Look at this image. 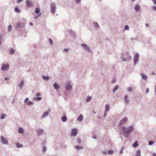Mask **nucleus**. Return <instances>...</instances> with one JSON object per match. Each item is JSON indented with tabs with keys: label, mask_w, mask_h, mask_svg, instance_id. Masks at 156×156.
Wrapping results in <instances>:
<instances>
[{
	"label": "nucleus",
	"mask_w": 156,
	"mask_h": 156,
	"mask_svg": "<svg viewBox=\"0 0 156 156\" xmlns=\"http://www.w3.org/2000/svg\"><path fill=\"white\" fill-rule=\"evenodd\" d=\"M121 129L123 131L122 134L126 138H127L132 132L134 130V127L133 125H130L127 128L123 126L121 127Z\"/></svg>",
	"instance_id": "f257e3e1"
},
{
	"label": "nucleus",
	"mask_w": 156,
	"mask_h": 156,
	"mask_svg": "<svg viewBox=\"0 0 156 156\" xmlns=\"http://www.w3.org/2000/svg\"><path fill=\"white\" fill-rule=\"evenodd\" d=\"M131 58L130 55L127 52H126L123 53L121 56V58L122 61H126L129 60Z\"/></svg>",
	"instance_id": "f03ea898"
},
{
	"label": "nucleus",
	"mask_w": 156,
	"mask_h": 156,
	"mask_svg": "<svg viewBox=\"0 0 156 156\" xmlns=\"http://www.w3.org/2000/svg\"><path fill=\"white\" fill-rule=\"evenodd\" d=\"M81 46L83 49L88 52H90L91 51V49L90 47L87 44L83 43L81 44Z\"/></svg>",
	"instance_id": "7ed1b4c3"
},
{
	"label": "nucleus",
	"mask_w": 156,
	"mask_h": 156,
	"mask_svg": "<svg viewBox=\"0 0 156 156\" xmlns=\"http://www.w3.org/2000/svg\"><path fill=\"white\" fill-rule=\"evenodd\" d=\"M134 63L136 65L137 63L139 61V55L138 53H136L134 55L133 58Z\"/></svg>",
	"instance_id": "20e7f679"
},
{
	"label": "nucleus",
	"mask_w": 156,
	"mask_h": 156,
	"mask_svg": "<svg viewBox=\"0 0 156 156\" xmlns=\"http://www.w3.org/2000/svg\"><path fill=\"white\" fill-rule=\"evenodd\" d=\"M50 8L51 12L52 14H54L55 12L56 9V5L55 3H52L51 4Z\"/></svg>",
	"instance_id": "39448f33"
},
{
	"label": "nucleus",
	"mask_w": 156,
	"mask_h": 156,
	"mask_svg": "<svg viewBox=\"0 0 156 156\" xmlns=\"http://www.w3.org/2000/svg\"><path fill=\"white\" fill-rule=\"evenodd\" d=\"M9 65L8 64L3 63L1 67V69L3 71L8 70L9 68Z\"/></svg>",
	"instance_id": "423d86ee"
},
{
	"label": "nucleus",
	"mask_w": 156,
	"mask_h": 156,
	"mask_svg": "<svg viewBox=\"0 0 156 156\" xmlns=\"http://www.w3.org/2000/svg\"><path fill=\"white\" fill-rule=\"evenodd\" d=\"M128 120V119L126 117L123 118L122 120H120L119 123V125L120 126H122V125L126 123Z\"/></svg>",
	"instance_id": "0eeeda50"
},
{
	"label": "nucleus",
	"mask_w": 156,
	"mask_h": 156,
	"mask_svg": "<svg viewBox=\"0 0 156 156\" xmlns=\"http://www.w3.org/2000/svg\"><path fill=\"white\" fill-rule=\"evenodd\" d=\"M1 143L3 144L7 145L8 144V141L7 139L4 137L3 136H1Z\"/></svg>",
	"instance_id": "6e6552de"
},
{
	"label": "nucleus",
	"mask_w": 156,
	"mask_h": 156,
	"mask_svg": "<svg viewBox=\"0 0 156 156\" xmlns=\"http://www.w3.org/2000/svg\"><path fill=\"white\" fill-rule=\"evenodd\" d=\"M24 84V80H21L19 84L18 85V86L19 87L20 89L21 90L22 88L23 87V86Z\"/></svg>",
	"instance_id": "1a4fd4ad"
},
{
	"label": "nucleus",
	"mask_w": 156,
	"mask_h": 156,
	"mask_svg": "<svg viewBox=\"0 0 156 156\" xmlns=\"http://www.w3.org/2000/svg\"><path fill=\"white\" fill-rule=\"evenodd\" d=\"M71 132V135L74 136H76L77 133V130L75 128L72 129Z\"/></svg>",
	"instance_id": "9d476101"
},
{
	"label": "nucleus",
	"mask_w": 156,
	"mask_h": 156,
	"mask_svg": "<svg viewBox=\"0 0 156 156\" xmlns=\"http://www.w3.org/2000/svg\"><path fill=\"white\" fill-rule=\"evenodd\" d=\"M24 26V23H19L16 26V28H23Z\"/></svg>",
	"instance_id": "9b49d317"
},
{
	"label": "nucleus",
	"mask_w": 156,
	"mask_h": 156,
	"mask_svg": "<svg viewBox=\"0 0 156 156\" xmlns=\"http://www.w3.org/2000/svg\"><path fill=\"white\" fill-rule=\"evenodd\" d=\"M26 5L28 7H32L33 5V2L31 1L27 0L26 1Z\"/></svg>",
	"instance_id": "f8f14e48"
},
{
	"label": "nucleus",
	"mask_w": 156,
	"mask_h": 156,
	"mask_svg": "<svg viewBox=\"0 0 156 156\" xmlns=\"http://www.w3.org/2000/svg\"><path fill=\"white\" fill-rule=\"evenodd\" d=\"M141 76L142 79L144 81H146L147 80V75H145L144 73H141Z\"/></svg>",
	"instance_id": "ddd939ff"
},
{
	"label": "nucleus",
	"mask_w": 156,
	"mask_h": 156,
	"mask_svg": "<svg viewBox=\"0 0 156 156\" xmlns=\"http://www.w3.org/2000/svg\"><path fill=\"white\" fill-rule=\"evenodd\" d=\"M66 89L67 90H69L72 88L71 85L70 84H66L65 86Z\"/></svg>",
	"instance_id": "4468645a"
},
{
	"label": "nucleus",
	"mask_w": 156,
	"mask_h": 156,
	"mask_svg": "<svg viewBox=\"0 0 156 156\" xmlns=\"http://www.w3.org/2000/svg\"><path fill=\"white\" fill-rule=\"evenodd\" d=\"M134 9L136 11H139L140 10V7L138 5H136L134 6Z\"/></svg>",
	"instance_id": "2eb2a0df"
},
{
	"label": "nucleus",
	"mask_w": 156,
	"mask_h": 156,
	"mask_svg": "<svg viewBox=\"0 0 156 156\" xmlns=\"http://www.w3.org/2000/svg\"><path fill=\"white\" fill-rule=\"evenodd\" d=\"M44 133V130L42 129H39L37 130V133L38 136L41 135Z\"/></svg>",
	"instance_id": "dca6fc26"
},
{
	"label": "nucleus",
	"mask_w": 156,
	"mask_h": 156,
	"mask_svg": "<svg viewBox=\"0 0 156 156\" xmlns=\"http://www.w3.org/2000/svg\"><path fill=\"white\" fill-rule=\"evenodd\" d=\"M49 112L48 111L44 112L42 115L41 118L42 119L46 118L48 115Z\"/></svg>",
	"instance_id": "f3484780"
},
{
	"label": "nucleus",
	"mask_w": 156,
	"mask_h": 156,
	"mask_svg": "<svg viewBox=\"0 0 156 156\" xmlns=\"http://www.w3.org/2000/svg\"><path fill=\"white\" fill-rule=\"evenodd\" d=\"M124 100L125 101V104H128L129 102V100L128 99V96L126 95H125L124 97Z\"/></svg>",
	"instance_id": "a211bd4d"
},
{
	"label": "nucleus",
	"mask_w": 156,
	"mask_h": 156,
	"mask_svg": "<svg viewBox=\"0 0 156 156\" xmlns=\"http://www.w3.org/2000/svg\"><path fill=\"white\" fill-rule=\"evenodd\" d=\"M110 109L109 106L108 104H107L105 106V111L106 112H108Z\"/></svg>",
	"instance_id": "6ab92c4d"
},
{
	"label": "nucleus",
	"mask_w": 156,
	"mask_h": 156,
	"mask_svg": "<svg viewBox=\"0 0 156 156\" xmlns=\"http://www.w3.org/2000/svg\"><path fill=\"white\" fill-rule=\"evenodd\" d=\"M18 132L20 133L23 134L24 133V131L23 129L22 128L20 127L18 129Z\"/></svg>",
	"instance_id": "aec40b11"
},
{
	"label": "nucleus",
	"mask_w": 156,
	"mask_h": 156,
	"mask_svg": "<svg viewBox=\"0 0 156 156\" xmlns=\"http://www.w3.org/2000/svg\"><path fill=\"white\" fill-rule=\"evenodd\" d=\"M83 116L82 115H80L77 118V120L80 122H82L83 120Z\"/></svg>",
	"instance_id": "412c9836"
},
{
	"label": "nucleus",
	"mask_w": 156,
	"mask_h": 156,
	"mask_svg": "<svg viewBox=\"0 0 156 156\" xmlns=\"http://www.w3.org/2000/svg\"><path fill=\"white\" fill-rule=\"evenodd\" d=\"M53 86L55 89H57L59 88V86L58 84L55 83L53 84Z\"/></svg>",
	"instance_id": "4be33fe9"
},
{
	"label": "nucleus",
	"mask_w": 156,
	"mask_h": 156,
	"mask_svg": "<svg viewBox=\"0 0 156 156\" xmlns=\"http://www.w3.org/2000/svg\"><path fill=\"white\" fill-rule=\"evenodd\" d=\"M7 116V115L4 114H2L1 116V119H4Z\"/></svg>",
	"instance_id": "5701e85b"
},
{
	"label": "nucleus",
	"mask_w": 156,
	"mask_h": 156,
	"mask_svg": "<svg viewBox=\"0 0 156 156\" xmlns=\"http://www.w3.org/2000/svg\"><path fill=\"white\" fill-rule=\"evenodd\" d=\"M62 120L63 122H65L67 120V118L66 116H63L62 117Z\"/></svg>",
	"instance_id": "b1692460"
},
{
	"label": "nucleus",
	"mask_w": 156,
	"mask_h": 156,
	"mask_svg": "<svg viewBox=\"0 0 156 156\" xmlns=\"http://www.w3.org/2000/svg\"><path fill=\"white\" fill-rule=\"evenodd\" d=\"M138 146V143L137 141H135L133 145L134 147H136Z\"/></svg>",
	"instance_id": "393cba45"
},
{
	"label": "nucleus",
	"mask_w": 156,
	"mask_h": 156,
	"mask_svg": "<svg viewBox=\"0 0 156 156\" xmlns=\"http://www.w3.org/2000/svg\"><path fill=\"white\" fill-rule=\"evenodd\" d=\"M40 12V9L39 8H36L35 10V12L36 14H38Z\"/></svg>",
	"instance_id": "a878e982"
},
{
	"label": "nucleus",
	"mask_w": 156,
	"mask_h": 156,
	"mask_svg": "<svg viewBox=\"0 0 156 156\" xmlns=\"http://www.w3.org/2000/svg\"><path fill=\"white\" fill-rule=\"evenodd\" d=\"M136 156H141L140 151L139 150L136 151Z\"/></svg>",
	"instance_id": "bb28decb"
},
{
	"label": "nucleus",
	"mask_w": 156,
	"mask_h": 156,
	"mask_svg": "<svg viewBox=\"0 0 156 156\" xmlns=\"http://www.w3.org/2000/svg\"><path fill=\"white\" fill-rule=\"evenodd\" d=\"M118 85H116L113 90V92L115 93L118 90Z\"/></svg>",
	"instance_id": "cd10ccee"
},
{
	"label": "nucleus",
	"mask_w": 156,
	"mask_h": 156,
	"mask_svg": "<svg viewBox=\"0 0 156 156\" xmlns=\"http://www.w3.org/2000/svg\"><path fill=\"white\" fill-rule=\"evenodd\" d=\"M42 78L44 80H48L49 79V77L47 76H43Z\"/></svg>",
	"instance_id": "c85d7f7f"
},
{
	"label": "nucleus",
	"mask_w": 156,
	"mask_h": 156,
	"mask_svg": "<svg viewBox=\"0 0 156 156\" xmlns=\"http://www.w3.org/2000/svg\"><path fill=\"white\" fill-rule=\"evenodd\" d=\"M75 148L77 150L82 149H83V147H82L79 146H76Z\"/></svg>",
	"instance_id": "c756f323"
},
{
	"label": "nucleus",
	"mask_w": 156,
	"mask_h": 156,
	"mask_svg": "<svg viewBox=\"0 0 156 156\" xmlns=\"http://www.w3.org/2000/svg\"><path fill=\"white\" fill-rule=\"evenodd\" d=\"M15 12L18 13L20 12V11L17 7H16L15 8Z\"/></svg>",
	"instance_id": "7c9ffc66"
},
{
	"label": "nucleus",
	"mask_w": 156,
	"mask_h": 156,
	"mask_svg": "<svg viewBox=\"0 0 156 156\" xmlns=\"http://www.w3.org/2000/svg\"><path fill=\"white\" fill-rule=\"evenodd\" d=\"M94 27L96 28H98L99 27L97 23H94Z\"/></svg>",
	"instance_id": "2f4dec72"
},
{
	"label": "nucleus",
	"mask_w": 156,
	"mask_h": 156,
	"mask_svg": "<svg viewBox=\"0 0 156 156\" xmlns=\"http://www.w3.org/2000/svg\"><path fill=\"white\" fill-rule=\"evenodd\" d=\"M34 99L37 101H39L41 100V97H35L34 98Z\"/></svg>",
	"instance_id": "473e14b6"
},
{
	"label": "nucleus",
	"mask_w": 156,
	"mask_h": 156,
	"mask_svg": "<svg viewBox=\"0 0 156 156\" xmlns=\"http://www.w3.org/2000/svg\"><path fill=\"white\" fill-rule=\"evenodd\" d=\"M16 147L18 148H21L22 147H23L22 145L21 144H19L18 143L16 144Z\"/></svg>",
	"instance_id": "72a5a7b5"
},
{
	"label": "nucleus",
	"mask_w": 156,
	"mask_h": 156,
	"mask_svg": "<svg viewBox=\"0 0 156 156\" xmlns=\"http://www.w3.org/2000/svg\"><path fill=\"white\" fill-rule=\"evenodd\" d=\"M113 151L112 150H110L109 151H108V154L109 155H112L113 154Z\"/></svg>",
	"instance_id": "f704fd0d"
},
{
	"label": "nucleus",
	"mask_w": 156,
	"mask_h": 156,
	"mask_svg": "<svg viewBox=\"0 0 156 156\" xmlns=\"http://www.w3.org/2000/svg\"><path fill=\"white\" fill-rule=\"evenodd\" d=\"M12 27L11 25H9L8 27V30L9 31H10L12 30Z\"/></svg>",
	"instance_id": "c9c22d12"
},
{
	"label": "nucleus",
	"mask_w": 156,
	"mask_h": 156,
	"mask_svg": "<svg viewBox=\"0 0 156 156\" xmlns=\"http://www.w3.org/2000/svg\"><path fill=\"white\" fill-rule=\"evenodd\" d=\"M154 143V142L152 141H150L148 142V145H152Z\"/></svg>",
	"instance_id": "e433bc0d"
},
{
	"label": "nucleus",
	"mask_w": 156,
	"mask_h": 156,
	"mask_svg": "<svg viewBox=\"0 0 156 156\" xmlns=\"http://www.w3.org/2000/svg\"><path fill=\"white\" fill-rule=\"evenodd\" d=\"M129 29V26L128 25H126L125 26V27L124 28V30H128Z\"/></svg>",
	"instance_id": "4c0bfd02"
},
{
	"label": "nucleus",
	"mask_w": 156,
	"mask_h": 156,
	"mask_svg": "<svg viewBox=\"0 0 156 156\" xmlns=\"http://www.w3.org/2000/svg\"><path fill=\"white\" fill-rule=\"evenodd\" d=\"M14 51H15V50L14 49H11L9 51V53L10 54H12L13 53H14Z\"/></svg>",
	"instance_id": "58836bf2"
},
{
	"label": "nucleus",
	"mask_w": 156,
	"mask_h": 156,
	"mask_svg": "<svg viewBox=\"0 0 156 156\" xmlns=\"http://www.w3.org/2000/svg\"><path fill=\"white\" fill-rule=\"evenodd\" d=\"M124 148L123 147H122V148H121V150H120V151L119 152V153L121 154H122L123 153V150H124Z\"/></svg>",
	"instance_id": "ea45409f"
},
{
	"label": "nucleus",
	"mask_w": 156,
	"mask_h": 156,
	"mask_svg": "<svg viewBox=\"0 0 156 156\" xmlns=\"http://www.w3.org/2000/svg\"><path fill=\"white\" fill-rule=\"evenodd\" d=\"M132 90L133 89L131 87H129L128 89V91L129 92H132Z\"/></svg>",
	"instance_id": "a19ab883"
},
{
	"label": "nucleus",
	"mask_w": 156,
	"mask_h": 156,
	"mask_svg": "<svg viewBox=\"0 0 156 156\" xmlns=\"http://www.w3.org/2000/svg\"><path fill=\"white\" fill-rule=\"evenodd\" d=\"M116 79L115 78H113L112 81V83H116Z\"/></svg>",
	"instance_id": "79ce46f5"
},
{
	"label": "nucleus",
	"mask_w": 156,
	"mask_h": 156,
	"mask_svg": "<svg viewBox=\"0 0 156 156\" xmlns=\"http://www.w3.org/2000/svg\"><path fill=\"white\" fill-rule=\"evenodd\" d=\"M33 103V102L32 101H28L27 103V105H30Z\"/></svg>",
	"instance_id": "37998d69"
},
{
	"label": "nucleus",
	"mask_w": 156,
	"mask_h": 156,
	"mask_svg": "<svg viewBox=\"0 0 156 156\" xmlns=\"http://www.w3.org/2000/svg\"><path fill=\"white\" fill-rule=\"evenodd\" d=\"M136 39H137V38H136V37H132L131 38V40L132 41H133L135 40Z\"/></svg>",
	"instance_id": "c03bdc74"
},
{
	"label": "nucleus",
	"mask_w": 156,
	"mask_h": 156,
	"mask_svg": "<svg viewBox=\"0 0 156 156\" xmlns=\"http://www.w3.org/2000/svg\"><path fill=\"white\" fill-rule=\"evenodd\" d=\"M49 42H50V45H52L53 44L52 40L51 38H49Z\"/></svg>",
	"instance_id": "a18cd8bd"
},
{
	"label": "nucleus",
	"mask_w": 156,
	"mask_h": 156,
	"mask_svg": "<svg viewBox=\"0 0 156 156\" xmlns=\"http://www.w3.org/2000/svg\"><path fill=\"white\" fill-rule=\"evenodd\" d=\"M91 98L90 97H88L86 99V101L87 102H88L90 101V100Z\"/></svg>",
	"instance_id": "49530a36"
},
{
	"label": "nucleus",
	"mask_w": 156,
	"mask_h": 156,
	"mask_svg": "<svg viewBox=\"0 0 156 156\" xmlns=\"http://www.w3.org/2000/svg\"><path fill=\"white\" fill-rule=\"evenodd\" d=\"M152 8L154 11H155L156 10V6H153L152 7Z\"/></svg>",
	"instance_id": "de8ad7c7"
},
{
	"label": "nucleus",
	"mask_w": 156,
	"mask_h": 156,
	"mask_svg": "<svg viewBox=\"0 0 156 156\" xmlns=\"http://www.w3.org/2000/svg\"><path fill=\"white\" fill-rule=\"evenodd\" d=\"M149 89L148 88H147L146 89V94L148 93L149 92Z\"/></svg>",
	"instance_id": "09e8293b"
},
{
	"label": "nucleus",
	"mask_w": 156,
	"mask_h": 156,
	"mask_svg": "<svg viewBox=\"0 0 156 156\" xmlns=\"http://www.w3.org/2000/svg\"><path fill=\"white\" fill-rule=\"evenodd\" d=\"M28 100H29L28 98H26L24 101V102L26 103L27 101H28Z\"/></svg>",
	"instance_id": "8fccbe9b"
},
{
	"label": "nucleus",
	"mask_w": 156,
	"mask_h": 156,
	"mask_svg": "<svg viewBox=\"0 0 156 156\" xmlns=\"http://www.w3.org/2000/svg\"><path fill=\"white\" fill-rule=\"evenodd\" d=\"M152 1L154 4L156 5V0H152Z\"/></svg>",
	"instance_id": "3c124183"
},
{
	"label": "nucleus",
	"mask_w": 156,
	"mask_h": 156,
	"mask_svg": "<svg viewBox=\"0 0 156 156\" xmlns=\"http://www.w3.org/2000/svg\"><path fill=\"white\" fill-rule=\"evenodd\" d=\"M46 148L45 147H44H44H43V151H44V152H45V151H46Z\"/></svg>",
	"instance_id": "603ef678"
},
{
	"label": "nucleus",
	"mask_w": 156,
	"mask_h": 156,
	"mask_svg": "<svg viewBox=\"0 0 156 156\" xmlns=\"http://www.w3.org/2000/svg\"><path fill=\"white\" fill-rule=\"evenodd\" d=\"M81 0H76V2L77 3H78L79 2H80Z\"/></svg>",
	"instance_id": "864d4df0"
},
{
	"label": "nucleus",
	"mask_w": 156,
	"mask_h": 156,
	"mask_svg": "<svg viewBox=\"0 0 156 156\" xmlns=\"http://www.w3.org/2000/svg\"><path fill=\"white\" fill-rule=\"evenodd\" d=\"M102 153L103 154H107L108 153V151H103L102 152Z\"/></svg>",
	"instance_id": "5fc2aeb1"
},
{
	"label": "nucleus",
	"mask_w": 156,
	"mask_h": 156,
	"mask_svg": "<svg viewBox=\"0 0 156 156\" xmlns=\"http://www.w3.org/2000/svg\"><path fill=\"white\" fill-rule=\"evenodd\" d=\"M23 1V0H18L17 1V3H20L21 2Z\"/></svg>",
	"instance_id": "6e6d98bb"
},
{
	"label": "nucleus",
	"mask_w": 156,
	"mask_h": 156,
	"mask_svg": "<svg viewBox=\"0 0 156 156\" xmlns=\"http://www.w3.org/2000/svg\"><path fill=\"white\" fill-rule=\"evenodd\" d=\"M40 95V94L39 93H37L36 94V96H39Z\"/></svg>",
	"instance_id": "4d7b16f0"
},
{
	"label": "nucleus",
	"mask_w": 156,
	"mask_h": 156,
	"mask_svg": "<svg viewBox=\"0 0 156 156\" xmlns=\"http://www.w3.org/2000/svg\"><path fill=\"white\" fill-rule=\"evenodd\" d=\"M107 112H105L104 114V117H105L106 116V113Z\"/></svg>",
	"instance_id": "13d9d810"
},
{
	"label": "nucleus",
	"mask_w": 156,
	"mask_h": 156,
	"mask_svg": "<svg viewBox=\"0 0 156 156\" xmlns=\"http://www.w3.org/2000/svg\"><path fill=\"white\" fill-rule=\"evenodd\" d=\"M154 92L156 95V85L155 86Z\"/></svg>",
	"instance_id": "bf43d9fd"
},
{
	"label": "nucleus",
	"mask_w": 156,
	"mask_h": 156,
	"mask_svg": "<svg viewBox=\"0 0 156 156\" xmlns=\"http://www.w3.org/2000/svg\"><path fill=\"white\" fill-rule=\"evenodd\" d=\"M9 77H5V80H9Z\"/></svg>",
	"instance_id": "052dcab7"
},
{
	"label": "nucleus",
	"mask_w": 156,
	"mask_h": 156,
	"mask_svg": "<svg viewBox=\"0 0 156 156\" xmlns=\"http://www.w3.org/2000/svg\"><path fill=\"white\" fill-rule=\"evenodd\" d=\"M68 49L65 48L64 49V51L66 52H67L68 51Z\"/></svg>",
	"instance_id": "680f3d73"
},
{
	"label": "nucleus",
	"mask_w": 156,
	"mask_h": 156,
	"mask_svg": "<svg viewBox=\"0 0 156 156\" xmlns=\"http://www.w3.org/2000/svg\"><path fill=\"white\" fill-rule=\"evenodd\" d=\"M40 16V15H39V16H36L35 17V19H37V18L38 17H39V16Z\"/></svg>",
	"instance_id": "e2e57ef3"
},
{
	"label": "nucleus",
	"mask_w": 156,
	"mask_h": 156,
	"mask_svg": "<svg viewBox=\"0 0 156 156\" xmlns=\"http://www.w3.org/2000/svg\"><path fill=\"white\" fill-rule=\"evenodd\" d=\"M153 156H156V153H153L152 154Z\"/></svg>",
	"instance_id": "0e129e2a"
},
{
	"label": "nucleus",
	"mask_w": 156,
	"mask_h": 156,
	"mask_svg": "<svg viewBox=\"0 0 156 156\" xmlns=\"http://www.w3.org/2000/svg\"><path fill=\"white\" fill-rule=\"evenodd\" d=\"M93 138L94 139H96V137L95 136H93Z\"/></svg>",
	"instance_id": "69168bd1"
},
{
	"label": "nucleus",
	"mask_w": 156,
	"mask_h": 156,
	"mask_svg": "<svg viewBox=\"0 0 156 156\" xmlns=\"http://www.w3.org/2000/svg\"><path fill=\"white\" fill-rule=\"evenodd\" d=\"M78 142L79 143H80V139H79L78 140Z\"/></svg>",
	"instance_id": "338daca9"
},
{
	"label": "nucleus",
	"mask_w": 156,
	"mask_h": 156,
	"mask_svg": "<svg viewBox=\"0 0 156 156\" xmlns=\"http://www.w3.org/2000/svg\"><path fill=\"white\" fill-rule=\"evenodd\" d=\"M152 74L153 75H155V73L154 72H152Z\"/></svg>",
	"instance_id": "774afa93"
}]
</instances>
